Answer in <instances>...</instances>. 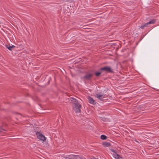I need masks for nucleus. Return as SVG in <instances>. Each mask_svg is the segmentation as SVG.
<instances>
[{
    "label": "nucleus",
    "instance_id": "3",
    "mask_svg": "<svg viewBox=\"0 0 159 159\" xmlns=\"http://www.w3.org/2000/svg\"><path fill=\"white\" fill-rule=\"evenodd\" d=\"M101 70H104L107 72H112V70L111 67L109 66H105L100 69Z\"/></svg>",
    "mask_w": 159,
    "mask_h": 159
},
{
    "label": "nucleus",
    "instance_id": "7",
    "mask_svg": "<svg viewBox=\"0 0 159 159\" xmlns=\"http://www.w3.org/2000/svg\"><path fill=\"white\" fill-rule=\"evenodd\" d=\"M6 47L9 50L11 51L13 48H15V46L13 45H10V44L5 45Z\"/></svg>",
    "mask_w": 159,
    "mask_h": 159
},
{
    "label": "nucleus",
    "instance_id": "10",
    "mask_svg": "<svg viewBox=\"0 0 159 159\" xmlns=\"http://www.w3.org/2000/svg\"><path fill=\"white\" fill-rule=\"evenodd\" d=\"M102 144L104 146L107 147L110 146L111 145L110 143L108 142L103 143Z\"/></svg>",
    "mask_w": 159,
    "mask_h": 159
},
{
    "label": "nucleus",
    "instance_id": "8",
    "mask_svg": "<svg viewBox=\"0 0 159 159\" xmlns=\"http://www.w3.org/2000/svg\"><path fill=\"white\" fill-rule=\"evenodd\" d=\"M92 76V75L91 74H88L84 76V78L87 80H89Z\"/></svg>",
    "mask_w": 159,
    "mask_h": 159
},
{
    "label": "nucleus",
    "instance_id": "16",
    "mask_svg": "<svg viewBox=\"0 0 159 159\" xmlns=\"http://www.w3.org/2000/svg\"><path fill=\"white\" fill-rule=\"evenodd\" d=\"M101 74V72H96L95 73V75L96 76H99Z\"/></svg>",
    "mask_w": 159,
    "mask_h": 159
},
{
    "label": "nucleus",
    "instance_id": "1",
    "mask_svg": "<svg viewBox=\"0 0 159 159\" xmlns=\"http://www.w3.org/2000/svg\"><path fill=\"white\" fill-rule=\"evenodd\" d=\"M81 105L78 103H75L74 110L76 113L79 114L80 113Z\"/></svg>",
    "mask_w": 159,
    "mask_h": 159
},
{
    "label": "nucleus",
    "instance_id": "2",
    "mask_svg": "<svg viewBox=\"0 0 159 159\" xmlns=\"http://www.w3.org/2000/svg\"><path fill=\"white\" fill-rule=\"evenodd\" d=\"M36 135L38 138L42 141L43 142L46 140V138L39 132H37L36 133Z\"/></svg>",
    "mask_w": 159,
    "mask_h": 159
},
{
    "label": "nucleus",
    "instance_id": "4",
    "mask_svg": "<svg viewBox=\"0 0 159 159\" xmlns=\"http://www.w3.org/2000/svg\"><path fill=\"white\" fill-rule=\"evenodd\" d=\"M110 150L112 152L111 154L113 156V157L116 159L120 158V156L117 153L116 151L112 149H111Z\"/></svg>",
    "mask_w": 159,
    "mask_h": 159
},
{
    "label": "nucleus",
    "instance_id": "12",
    "mask_svg": "<svg viewBox=\"0 0 159 159\" xmlns=\"http://www.w3.org/2000/svg\"><path fill=\"white\" fill-rule=\"evenodd\" d=\"M148 25V23H145V24L142 25L141 26V27H140V28H141L142 29H143L145 27H147Z\"/></svg>",
    "mask_w": 159,
    "mask_h": 159
},
{
    "label": "nucleus",
    "instance_id": "6",
    "mask_svg": "<svg viewBox=\"0 0 159 159\" xmlns=\"http://www.w3.org/2000/svg\"><path fill=\"white\" fill-rule=\"evenodd\" d=\"M96 97L100 100L102 101L103 98H105V96L103 95H101L99 94H97L96 95Z\"/></svg>",
    "mask_w": 159,
    "mask_h": 159
},
{
    "label": "nucleus",
    "instance_id": "9",
    "mask_svg": "<svg viewBox=\"0 0 159 159\" xmlns=\"http://www.w3.org/2000/svg\"><path fill=\"white\" fill-rule=\"evenodd\" d=\"M69 99V101L73 102L74 105L75 104V103H78L77 100L73 98H70Z\"/></svg>",
    "mask_w": 159,
    "mask_h": 159
},
{
    "label": "nucleus",
    "instance_id": "18",
    "mask_svg": "<svg viewBox=\"0 0 159 159\" xmlns=\"http://www.w3.org/2000/svg\"><path fill=\"white\" fill-rule=\"evenodd\" d=\"M1 130H3V129H0V132H1V131H2Z\"/></svg>",
    "mask_w": 159,
    "mask_h": 159
},
{
    "label": "nucleus",
    "instance_id": "11",
    "mask_svg": "<svg viewBox=\"0 0 159 159\" xmlns=\"http://www.w3.org/2000/svg\"><path fill=\"white\" fill-rule=\"evenodd\" d=\"M82 157L81 156L74 155V159H82Z\"/></svg>",
    "mask_w": 159,
    "mask_h": 159
},
{
    "label": "nucleus",
    "instance_id": "5",
    "mask_svg": "<svg viewBox=\"0 0 159 159\" xmlns=\"http://www.w3.org/2000/svg\"><path fill=\"white\" fill-rule=\"evenodd\" d=\"M89 102L92 104H96V101L91 97H88V98Z\"/></svg>",
    "mask_w": 159,
    "mask_h": 159
},
{
    "label": "nucleus",
    "instance_id": "14",
    "mask_svg": "<svg viewBox=\"0 0 159 159\" xmlns=\"http://www.w3.org/2000/svg\"><path fill=\"white\" fill-rule=\"evenodd\" d=\"M101 139L103 140L106 139L107 138V137L104 135H102L101 136Z\"/></svg>",
    "mask_w": 159,
    "mask_h": 159
},
{
    "label": "nucleus",
    "instance_id": "17",
    "mask_svg": "<svg viewBox=\"0 0 159 159\" xmlns=\"http://www.w3.org/2000/svg\"><path fill=\"white\" fill-rule=\"evenodd\" d=\"M92 159H99L95 158V157H93L92 158Z\"/></svg>",
    "mask_w": 159,
    "mask_h": 159
},
{
    "label": "nucleus",
    "instance_id": "13",
    "mask_svg": "<svg viewBox=\"0 0 159 159\" xmlns=\"http://www.w3.org/2000/svg\"><path fill=\"white\" fill-rule=\"evenodd\" d=\"M156 22V20L153 19L152 20L150 21L149 22H148V24H152L155 23Z\"/></svg>",
    "mask_w": 159,
    "mask_h": 159
},
{
    "label": "nucleus",
    "instance_id": "15",
    "mask_svg": "<svg viewBox=\"0 0 159 159\" xmlns=\"http://www.w3.org/2000/svg\"><path fill=\"white\" fill-rule=\"evenodd\" d=\"M74 155H71L68 156L67 158L69 159H74Z\"/></svg>",
    "mask_w": 159,
    "mask_h": 159
}]
</instances>
